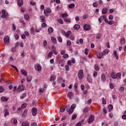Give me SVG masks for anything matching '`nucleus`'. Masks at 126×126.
I'll list each match as a JSON object with an SVG mask.
<instances>
[{
    "instance_id": "59",
    "label": "nucleus",
    "mask_w": 126,
    "mask_h": 126,
    "mask_svg": "<svg viewBox=\"0 0 126 126\" xmlns=\"http://www.w3.org/2000/svg\"><path fill=\"white\" fill-rule=\"evenodd\" d=\"M12 26H13V31H15V30H16V27H15V25H14V24H12Z\"/></svg>"
},
{
    "instance_id": "27",
    "label": "nucleus",
    "mask_w": 126,
    "mask_h": 126,
    "mask_svg": "<svg viewBox=\"0 0 126 126\" xmlns=\"http://www.w3.org/2000/svg\"><path fill=\"white\" fill-rule=\"evenodd\" d=\"M111 77H112L113 79H116V78H117V74L115 73H112Z\"/></svg>"
},
{
    "instance_id": "9",
    "label": "nucleus",
    "mask_w": 126,
    "mask_h": 126,
    "mask_svg": "<svg viewBox=\"0 0 126 126\" xmlns=\"http://www.w3.org/2000/svg\"><path fill=\"white\" fill-rule=\"evenodd\" d=\"M84 29L86 30V31H88V30L91 29V26L89 25H85L84 26Z\"/></svg>"
},
{
    "instance_id": "4",
    "label": "nucleus",
    "mask_w": 126,
    "mask_h": 126,
    "mask_svg": "<svg viewBox=\"0 0 126 126\" xmlns=\"http://www.w3.org/2000/svg\"><path fill=\"white\" fill-rule=\"evenodd\" d=\"M35 69L37 70V71H41V70H42V66L39 64H36L35 65Z\"/></svg>"
},
{
    "instance_id": "1",
    "label": "nucleus",
    "mask_w": 126,
    "mask_h": 126,
    "mask_svg": "<svg viewBox=\"0 0 126 126\" xmlns=\"http://www.w3.org/2000/svg\"><path fill=\"white\" fill-rule=\"evenodd\" d=\"M76 107V105L73 104L71 107L69 106H67L66 107V111L68 113L69 115H71L72 113H73V111H74V109Z\"/></svg>"
},
{
    "instance_id": "21",
    "label": "nucleus",
    "mask_w": 126,
    "mask_h": 126,
    "mask_svg": "<svg viewBox=\"0 0 126 126\" xmlns=\"http://www.w3.org/2000/svg\"><path fill=\"white\" fill-rule=\"evenodd\" d=\"M18 5L19 6H22V5H23V0H18Z\"/></svg>"
},
{
    "instance_id": "14",
    "label": "nucleus",
    "mask_w": 126,
    "mask_h": 126,
    "mask_svg": "<svg viewBox=\"0 0 126 126\" xmlns=\"http://www.w3.org/2000/svg\"><path fill=\"white\" fill-rule=\"evenodd\" d=\"M101 79L102 82H105V81H106V75L105 74H102L101 75Z\"/></svg>"
},
{
    "instance_id": "18",
    "label": "nucleus",
    "mask_w": 126,
    "mask_h": 126,
    "mask_svg": "<svg viewBox=\"0 0 126 126\" xmlns=\"http://www.w3.org/2000/svg\"><path fill=\"white\" fill-rule=\"evenodd\" d=\"M76 44L82 45L83 44V39L80 38L79 40H77Z\"/></svg>"
},
{
    "instance_id": "16",
    "label": "nucleus",
    "mask_w": 126,
    "mask_h": 126,
    "mask_svg": "<svg viewBox=\"0 0 126 126\" xmlns=\"http://www.w3.org/2000/svg\"><path fill=\"white\" fill-rule=\"evenodd\" d=\"M48 34H52L54 33V29L52 27H50L48 29Z\"/></svg>"
},
{
    "instance_id": "51",
    "label": "nucleus",
    "mask_w": 126,
    "mask_h": 126,
    "mask_svg": "<svg viewBox=\"0 0 126 126\" xmlns=\"http://www.w3.org/2000/svg\"><path fill=\"white\" fill-rule=\"evenodd\" d=\"M102 104L103 105H106V100L105 99V98H102Z\"/></svg>"
},
{
    "instance_id": "33",
    "label": "nucleus",
    "mask_w": 126,
    "mask_h": 126,
    "mask_svg": "<svg viewBox=\"0 0 126 126\" xmlns=\"http://www.w3.org/2000/svg\"><path fill=\"white\" fill-rule=\"evenodd\" d=\"M71 34V32L70 31H68L66 32H65V37H68V36Z\"/></svg>"
},
{
    "instance_id": "22",
    "label": "nucleus",
    "mask_w": 126,
    "mask_h": 126,
    "mask_svg": "<svg viewBox=\"0 0 126 126\" xmlns=\"http://www.w3.org/2000/svg\"><path fill=\"white\" fill-rule=\"evenodd\" d=\"M121 45H125L126 43V39L124 38H122L120 40Z\"/></svg>"
},
{
    "instance_id": "6",
    "label": "nucleus",
    "mask_w": 126,
    "mask_h": 126,
    "mask_svg": "<svg viewBox=\"0 0 126 126\" xmlns=\"http://www.w3.org/2000/svg\"><path fill=\"white\" fill-rule=\"evenodd\" d=\"M37 108L36 107H33L32 108V116H33V117H35V116L37 115Z\"/></svg>"
},
{
    "instance_id": "3",
    "label": "nucleus",
    "mask_w": 126,
    "mask_h": 126,
    "mask_svg": "<svg viewBox=\"0 0 126 126\" xmlns=\"http://www.w3.org/2000/svg\"><path fill=\"white\" fill-rule=\"evenodd\" d=\"M51 12H52V10L50 8H47L46 9H44V10L45 15H49Z\"/></svg>"
},
{
    "instance_id": "5",
    "label": "nucleus",
    "mask_w": 126,
    "mask_h": 126,
    "mask_svg": "<svg viewBox=\"0 0 126 126\" xmlns=\"http://www.w3.org/2000/svg\"><path fill=\"white\" fill-rule=\"evenodd\" d=\"M4 42L6 45L9 44V37H8V36H5L4 37Z\"/></svg>"
},
{
    "instance_id": "60",
    "label": "nucleus",
    "mask_w": 126,
    "mask_h": 126,
    "mask_svg": "<svg viewBox=\"0 0 126 126\" xmlns=\"http://www.w3.org/2000/svg\"><path fill=\"white\" fill-rule=\"evenodd\" d=\"M67 46H70V45H71V41H70V40H68L67 41Z\"/></svg>"
},
{
    "instance_id": "15",
    "label": "nucleus",
    "mask_w": 126,
    "mask_h": 126,
    "mask_svg": "<svg viewBox=\"0 0 126 126\" xmlns=\"http://www.w3.org/2000/svg\"><path fill=\"white\" fill-rule=\"evenodd\" d=\"M23 90H24V86H23V85L19 86V87L17 88V91H23Z\"/></svg>"
},
{
    "instance_id": "35",
    "label": "nucleus",
    "mask_w": 126,
    "mask_h": 126,
    "mask_svg": "<svg viewBox=\"0 0 126 126\" xmlns=\"http://www.w3.org/2000/svg\"><path fill=\"white\" fill-rule=\"evenodd\" d=\"M114 55L116 57V59L117 60H119V55H118V54L117 53V51H114Z\"/></svg>"
},
{
    "instance_id": "20",
    "label": "nucleus",
    "mask_w": 126,
    "mask_h": 126,
    "mask_svg": "<svg viewBox=\"0 0 126 126\" xmlns=\"http://www.w3.org/2000/svg\"><path fill=\"white\" fill-rule=\"evenodd\" d=\"M74 29L75 30H79L80 29V26L78 24H76L74 26Z\"/></svg>"
},
{
    "instance_id": "43",
    "label": "nucleus",
    "mask_w": 126,
    "mask_h": 126,
    "mask_svg": "<svg viewBox=\"0 0 126 126\" xmlns=\"http://www.w3.org/2000/svg\"><path fill=\"white\" fill-rule=\"evenodd\" d=\"M77 117V116H76V115H75V114H73V115H72V120L73 121H74V120H75V119H76Z\"/></svg>"
},
{
    "instance_id": "64",
    "label": "nucleus",
    "mask_w": 126,
    "mask_h": 126,
    "mask_svg": "<svg viewBox=\"0 0 126 126\" xmlns=\"http://www.w3.org/2000/svg\"><path fill=\"white\" fill-rule=\"evenodd\" d=\"M31 126H37V123H32Z\"/></svg>"
},
{
    "instance_id": "50",
    "label": "nucleus",
    "mask_w": 126,
    "mask_h": 126,
    "mask_svg": "<svg viewBox=\"0 0 126 126\" xmlns=\"http://www.w3.org/2000/svg\"><path fill=\"white\" fill-rule=\"evenodd\" d=\"M117 78H121V76H122V74L121 73H117L116 74Z\"/></svg>"
},
{
    "instance_id": "52",
    "label": "nucleus",
    "mask_w": 126,
    "mask_h": 126,
    "mask_svg": "<svg viewBox=\"0 0 126 126\" xmlns=\"http://www.w3.org/2000/svg\"><path fill=\"white\" fill-rule=\"evenodd\" d=\"M10 66L12 67H13V68H15V70L17 71V72L18 73V69H17V67H16V66L13 65H10Z\"/></svg>"
},
{
    "instance_id": "30",
    "label": "nucleus",
    "mask_w": 126,
    "mask_h": 126,
    "mask_svg": "<svg viewBox=\"0 0 126 126\" xmlns=\"http://www.w3.org/2000/svg\"><path fill=\"white\" fill-rule=\"evenodd\" d=\"M103 55H104L102 53H99L97 55L98 59H101L103 58Z\"/></svg>"
},
{
    "instance_id": "29",
    "label": "nucleus",
    "mask_w": 126,
    "mask_h": 126,
    "mask_svg": "<svg viewBox=\"0 0 126 126\" xmlns=\"http://www.w3.org/2000/svg\"><path fill=\"white\" fill-rule=\"evenodd\" d=\"M63 20L65 22H67V23H70V19L68 18H64Z\"/></svg>"
},
{
    "instance_id": "57",
    "label": "nucleus",
    "mask_w": 126,
    "mask_h": 126,
    "mask_svg": "<svg viewBox=\"0 0 126 126\" xmlns=\"http://www.w3.org/2000/svg\"><path fill=\"white\" fill-rule=\"evenodd\" d=\"M46 26L47 24H46V23H43L41 25V27H42L43 28H45V27H46Z\"/></svg>"
},
{
    "instance_id": "7",
    "label": "nucleus",
    "mask_w": 126,
    "mask_h": 126,
    "mask_svg": "<svg viewBox=\"0 0 126 126\" xmlns=\"http://www.w3.org/2000/svg\"><path fill=\"white\" fill-rule=\"evenodd\" d=\"M103 20H104L105 22H106V20H107V18H106L105 16H101L100 17V18H98V21L100 23H102Z\"/></svg>"
},
{
    "instance_id": "12",
    "label": "nucleus",
    "mask_w": 126,
    "mask_h": 126,
    "mask_svg": "<svg viewBox=\"0 0 126 126\" xmlns=\"http://www.w3.org/2000/svg\"><path fill=\"white\" fill-rule=\"evenodd\" d=\"M1 16H8V13L6 12L5 10H1Z\"/></svg>"
},
{
    "instance_id": "63",
    "label": "nucleus",
    "mask_w": 126,
    "mask_h": 126,
    "mask_svg": "<svg viewBox=\"0 0 126 126\" xmlns=\"http://www.w3.org/2000/svg\"><path fill=\"white\" fill-rule=\"evenodd\" d=\"M122 118L123 119V120H126V115H123L122 117Z\"/></svg>"
},
{
    "instance_id": "42",
    "label": "nucleus",
    "mask_w": 126,
    "mask_h": 126,
    "mask_svg": "<svg viewBox=\"0 0 126 126\" xmlns=\"http://www.w3.org/2000/svg\"><path fill=\"white\" fill-rule=\"evenodd\" d=\"M75 5L74 3H71L68 5L69 8H72V7H74Z\"/></svg>"
},
{
    "instance_id": "28",
    "label": "nucleus",
    "mask_w": 126,
    "mask_h": 126,
    "mask_svg": "<svg viewBox=\"0 0 126 126\" xmlns=\"http://www.w3.org/2000/svg\"><path fill=\"white\" fill-rule=\"evenodd\" d=\"M87 80L90 83H92V78H91L90 75L88 76Z\"/></svg>"
},
{
    "instance_id": "38",
    "label": "nucleus",
    "mask_w": 126,
    "mask_h": 126,
    "mask_svg": "<svg viewBox=\"0 0 126 126\" xmlns=\"http://www.w3.org/2000/svg\"><path fill=\"white\" fill-rule=\"evenodd\" d=\"M93 5L94 7H97V6H98V2L95 1V2H94L93 4Z\"/></svg>"
},
{
    "instance_id": "32",
    "label": "nucleus",
    "mask_w": 126,
    "mask_h": 126,
    "mask_svg": "<svg viewBox=\"0 0 126 126\" xmlns=\"http://www.w3.org/2000/svg\"><path fill=\"white\" fill-rule=\"evenodd\" d=\"M31 80H32V76L31 75H30L27 77V82H31Z\"/></svg>"
},
{
    "instance_id": "10",
    "label": "nucleus",
    "mask_w": 126,
    "mask_h": 126,
    "mask_svg": "<svg viewBox=\"0 0 126 126\" xmlns=\"http://www.w3.org/2000/svg\"><path fill=\"white\" fill-rule=\"evenodd\" d=\"M94 115H91V116L90 117L89 119V124H92V123L93 122V121H94Z\"/></svg>"
},
{
    "instance_id": "46",
    "label": "nucleus",
    "mask_w": 126,
    "mask_h": 126,
    "mask_svg": "<svg viewBox=\"0 0 126 126\" xmlns=\"http://www.w3.org/2000/svg\"><path fill=\"white\" fill-rule=\"evenodd\" d=\"M58 21L60 24H63V19H59L58 20Z\"/></svg>"
},
{
    "instance_id": "25",
    "label": "nucleus",
    "mask_w": 126,
    "mask_h": 126,
    "mask_svg": "<svg viewBox=\"0 0 126 126\" xmlns=\"http://www.w3.org/2000/svg\"><path fill=\"white\" fill-rule=\"evenodd\" d=\"M106 23H107L108 24H109V25H112L114 23V22L113 21H108V19H106L105 20Z\"/></svg>"
},
{
    "instance_id": "17",
    "label": "nucleus",
    "mask_w": 126,
    "mask_h": 126,
    "mask_svg": "<svg viewBox=\"0 0 126 126\" xmlns=\"http://www.w3.org/2000/svg\"><path fill=\"white\" fill-rule=\"evenodd\" d=\"M4 117H7V116H9V111H8V109H5L4 110Z\"/></svg>"
},
{
    "instance_id": "56",
    "label": "nucleus",
    "mask_w": 126,
    "mask_h": 126,
    "mask_svg": "<svg viewBox=\"0 0 126 126\" xmlns=\"http://www.w3.org/2000/svg\"><path fill=\"white\" fill-rule=\"evenodd\" d=\"M97 75H98V73H97V71H94V74H93L94 77H96V76H97Z\"/></svg>"
},
{
    "instance_id": "37",
    "label": "nucleus",
    "mask_w": 126,
    "mask_h": 126,
    "mask_svg": "<svg viewBox=\"0 0 126 126\" xmlns=\"http://www.w3.org/2000/svg\"><path fill=\"white\" fill-rule=\"evenodd\" d=\"M5 90L3 88V87L0 86V93H2V92H4Z\"/></svg>"
},
{
    "instance_id": "49",
    "label": "nucleus",
    "mask_w": 126,
    "mask_h": 126,
    "mask_svg": "<svg viewBox=\"0 0 126 126\" xmlns=\"http://www.w3.org/2000/svg\"><path fill=\"white\" fill-rule=\"evenodd\" d=\"M88 53H89V49L86 48L85 49V55H88Z\"/></svg>"
},
{
    "instance_id": "58",
    "label": "nucleus",
    "mask_w": 126,
    "mask_h": 126,
    "mask_svg": "<svg viewBox=\"0 0 126 126\" xmlns=\"http://www.w3.org/2000/svg\"><path fill=\"white\" fill-rule=\"evenodd\" d=\"M113 108H114V107L113 106V105L112 104H110L109 106H108V109L109 110H112V109H113Z\"/></svg>"
},
{
    "instance_id": "2",
    "label": "nucleus",
    "mask_w": 126,
    "mask_h": 126,
    "mask_svg": "<svg viewBox=\"0 0 126 126\" xmlns=\"http://www.w3.org/2000/svg\"><path fill=\"white\" fill-rule=\"evenodd\" d=\"M78 76L80 80H82V79H83V77H84L83 70L81 69L79 71L78 73Z\"/></svg>"
},
{
    "instance_id": "40",
    "label": "nucleus",
    "mask_w": 126,
    "mask_h": 126,
    "mask_svg": "<svg viewBox=\"0 0 126 126\" xmlns=\"http://www.w3.org/2000/svg\"><path fill=\"white\" fill-rule=\"evenodd\" d=\"M94 69L98 71L99 70V65L98 64H94Z\"/></svg>"
},
{
    "instance_id": "26",
    "label": "nucleus",
    "mask_w": 126,
    "mask_h": 126,
    "mask_svg": "<svg viewBox=\"0 0 126 126\" xmlns=\"http://www.w3.org/2000/svg\"><path fill=\"white\" fill-rule=\"evenodd\" d=\"M51 40L52 42H53V43L54 44V45H56L57 44V39H56V38L52 37Z\"/></svg>"
},
{
    "instance_id": "31",
    "label": "nucleus",
    "mask_w": 126,
    "mask_h": 126,
    "mask_svg": "<svg viewBox=\"0 0 126 126\" xmlns=\"http://www.w3.org/2000/svg\"><path fill=\"white\" fill-rule=\"evenodd\" d=\"M40 18L41 20V22H46V17L45 16H40Z\"/></svg>"
},
{
    "instance_id": "13",
    "label": "nucleus",
    "mask_w": 126,
    "mask_h": 126,
    "mask_svg": "<svg viewBox=\"0 0 126 126\" xmlns=\"http://www.w3.org/2000/svg\"><path fill=\"white\" fill-rule=\"evenodd\" d=\"M1 101H2V102H7L8 100H9V98L6 97L5 96H2L1 97Z\"/></svg>"
},
{
    "instance_id": "41",
    "label": "nucleus",
    "mask_w": 126,
    "mask_h": 126,
    "mask_svg": "<svg viewBox=\"0 0 126 126\" xmlns=\"http://www.w3.org/2000/svg\"><path fill=\"white\" fill-rule=\"evenodd\" d=\"M22 126H29V124L28 122H23L22 123Z\"/></svg>"
},
{
    "instance_id": "36",
    "label": "nucleus",
    "mask_w": 126,
    "mask_h": 126,
    "mask_svg": "<svg viewBox=\"0 0 126 126\" xmlns=\"http://www.w3.org/2000/svg\"><path fill=\"white\" fill-rule=\"evenodd\" d=\"M65 109H66V107H65V108H64L63 107H60V111L61 112V113H63V112H64L65 111Z\"/></svg>"
},
{
    "instance_id": "8",
    "label": "nucleus",
    "mask_w": 126,
    "mask_h": 126,
    "mask_svg": "<svg viewBox=\"0 0 126 126\" xmlns=\"http://www.w3.org/2000/svg\"><path fill=\"white\" fill-rule=\"evenodd\" d=\"M88 111H89V108H86L84 109L83 112L85 114L86 118H87V116H88Z\"/></svg>"
},
{
    "instance_id": "55",
    "label": "nucleus",
    "mask_w": 126,
    "mask_h": 126,
    "mask_svg": "<svg viewBox=\"0 0 126 126\" xmlns=\"http://www.w3.org/2000/svg\"><path fill=\"white\" fill-rule=\"evenodd\" d=\"M14 37H15L16 40H18V39H19V35L18 34H14Z\"/></svg>"
},
{
    "instance_id": "24",
    "label": "nucleus",
    "mask_w": 126,
    "mask_h": 126,
    "mask_svg": "<svg viewBox=\"0 0 126 126\" xmlns=\"http://www.w3.org/2000/svg\"><path fill=\"white\" fill-rule=\"evenodd\" d=\"M57 78V77H56V76L53 75L51 78H50V81H55V80H56Z\"/></svg>"
},
{
    "instance_id": "53",
    "label": "nucleus",
    "mask_w": 126,
    "mask_h": 126,
    "mask_svg": "<svg viewBox=\"0 0 126 126\" xmlns=\"http://www.w3.org/2000/svg\"><path fill=\"white\" fill-rule=\"evenodd\" d=\"M58 39L59 42H60V43H62V42H63V39L62 38V37L58 36Z\"/></svg>"
},
{
    "instance_id": "11",
    "label": "nucleus",
    "mask_w": 126,
    "mask_h": 126,
    "mask_svg": "<svg viewBox=\"0 0 126 126\" xmlns=\"http://www.w3.org/2000/svg\"><path fill=\"white\" fill-rule=\"evenodd\" d=\"M20 72L23 74L24 76H27V71L25 70L24 69H22L20 70Z\"/></svg>"
},
{
    "instance_id": "45",
    "label": "nucleus",
    "mask_w": 126,
    "mask_h": 126,
    "mask_svg": "<svg viewBox=\"0 0 126 126\" xmlns=\"http://www.w3.org/2000/svg\"><path fill=\"white\" fill-rule=\"evenodd\" d=\"M53 51H51L50 53L48 55V58H52V56H53Z\"/></svg>"
},
{
    "instance_id": "39",
    "label": "nucleus",
    "mask_w": 126,
    "mask_h": 126,
    "mask_svg": "<svg viewBox=\"0 0 126 126\" xmlns=\"http://www.w3.org/2000/svg\"><path fill=\"white\" fill-rule=\"evenodd\" d=\"M26 96H27V94L26 93H24L20 96V98H21V99H24Z\"/></svg>"
},
{
    "instance_id": "62",
    "label": "nucleus",
    "mask_w": 126,
    "mask_h": 126,
    "mask_svg": "<svg viewBox=\"0 0 126 126\" xmlns=\"http://www.w3.org/2000/svg\"><path fill=\"white\" fill-rule=\"evenodd\" d=\"M52 50L53 51H56V47L55 45H52Z\"/></svg>"
},
{
    "instance_id": "61",
    "label": "nucleus",
    "mask_w": 126,
    "mask_h": 126,
    "mask_svg": "<svg viewBox=\"0 0 126 126\" xmlns=\"http://www.w3.org/2000/svg\"><path fill=\"white\" fill-rule=\"evenodd\" d=\"M30 4H31V5H36V2H33V1H31Z\"/></svg>"
},
{
    "instance_id": "19",
    "label": "nucleus",
    "mask_w": 126,
    "mask_h": 126,
    "mask_svg": "<svg viewBox=\"0 0 126 126\" xmlns=\"http://www.w3.org/2000/svg\"><path fill=\"white\" fill-rule=\"evenodd\" d=\"M73 95H74L73 93H72L71 92H69L68 93L67 97L69 98V99H71V97H72V96H73Z\"/></svg>"
},
{
    "instance_id": "48",
    "label": "nucleus",
    "mask_w": 126,
    "mask_h": 126,
    "mask_svg": "<svg viewBox=\"0 0 126 126\" xmlns=\"http://www.w3.org/2000/svg\"><path fill=\"white\" fill-rule=\"evenodd\" d=\"M27 106V104L26 103H24L21 105V108L22 109H24V108H26V107Z\"/></svg>"
},
{
    "instance_id": "44",
    "label": "nucleus",
    "mask_w": 126,
    "mask_h": 126,
    "mask_svg": "<svg viewBox=\"0 0 126 126\" xmlns=\"http://www.w3.org/2000/svg\"><path fill=\"white\" fill-rule=\"evenodd\" d=\"M65 69L66 71H68L69 70V66L68 65H66L65 66Z\"/></svg>"
},
{
    "instance_id": "47",
    "label": "nucleus",
    "mask_w": 126,
    "mask_h": 126,
    "mask_svg": "<svg viewBox=\"0 0 126 126\" xmlns=\"http://www.w3.org/2000/svg\"><path fill=\"white\" fill-rule=\"evenodd\" d=\"M102 35L101 34V33H97L96 35V39H100V38H101Z\"/></svg>"
},
{
    "instance_id": "34",
    "label": "nucleus",
    "mask_w": 126,
    "mask_h": 126,
    "mask_svg": "<svg viewBox=\"0 0 126 126\" xmlns=\"http://www.w3.org/2000/svg\"><path fill=\"white\" fill-rule=\"evenodd\" d=\"M107 11H108V8H103L102 11V14H106L107 13Z\"/></svg>"
},
{
    "instance_id": "23",
    "label": "nucleus",
    "mask_w": 126,
    "mask_h": 126,
    "mask_svg": "<svg viewBox=\"0 0 126 126\" xmlns=\"http://www.w3.org/2000/svg\"><path fill=\"white\" fill-rule=\"evenodd\" d=\"M109 54V50L108 49H105L102 52V55L104 56H106V55H108Z\"/></svg>"
},
{
    "instance_id": "54",
    "label": "nucleus",
    "mask_w": 126,
    "mask_h": 126,
    "mask_svg": "<svg viewBox=\"0 0 126 126\" xmlns=\"http://www.w3.org/2000/svg\"><path fill=\"white\" fill-rule=\"evenodd\" d=\"M3 19V20H5V19H7V17L6 16H0V19Z\"/></svg>"
}]
</instances>
